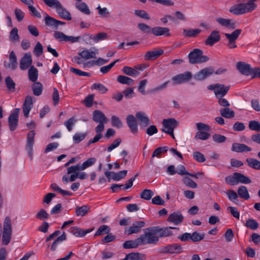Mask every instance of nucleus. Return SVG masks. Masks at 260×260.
<instances>
[{
    "mask_svg": "<svg viewBox=\"0 0 260 260\" xmlns=\"http://www.w3.org/2000/svg\"><path fill=\"white\" fill-rule=\"evenodd\" d=\"M179 230L178 227H162L153 226L146 229L145 232L147 236L148 242L149 244H156L159 241V238H165L174 236L171 230Z\"/></svg>",
    "mask_w": 260,
    "mask_h": 260,
    "instance_id": "nucleus-1",
    "label": "nucleus"
},
{
    "mask_svg": "<svg viewBox=\"0 0 260 260\" xmlns=\"http://www.w3.org/2000/svg\"><path fill=\"white\" fill-rule=\"evenodd\" d=\"M43 1L49 7L55 8L58 14L62 18L67 20L72 19L70 13L67 9L63 8L58 0H43Z\"/></svg>",
    "mask_w": 260,
    "mask_h": 260,
    "instance_id": "nucleus-2",
    "label": "nucleus"
},
{
    "mask_svg": "<svg viewBox=\"0 0 260 260\" xmlns=\"http://www.w3.org/2000/svg\"><path fill=\"white\" fill-rule=\"evenodd\" d=\"M189 62L191 64H199L205 62L209 60V58L203 55L202 50L196 48L193 49L188 55Z\"/></svg>",
    "mask_w": 260,
    "mask_h": 260,
    "instance_id": "nucleus-3",
    "label": "nucleus"
},
{
    "mask_svg": "<svg viewBox=\"0 0 260 260\" xmlns=\"http://www.w3.org/2000/svg\"><path fill=\"white\" fill-rule=\"evenodd\" d=\"M183 252V248L178 243H172L160 246L158 249V252L160 254H179Z\"/></svg>",
    "mask_w": 260,
    "mask_h": 260,
    "instance_id": "nucleus-4",
    "label": "nucleus"
},
{
    "mask_svg": "<svg viewBox=\"0 0 260 260\" xmlns=\"http://www.w3.org/2000/svg\"><path fill=\"white\" fill-rule=\"evenodd\" d=\"M145 231L139 238L134 240H128L123 244V247L124 249L136 248L139 246L148 244V238Z\"/></svg>",
    "mask_w": 260,
    "mask_h": 260,
    "instance_id": "nucleus-5",
    "label": "nucleus"
},
{
    "mask_svg": "<svg viewBox=\"0 0 260 260\" xmlns=\"http://www.w3.org/2000/svg\"><path fill=\"white\" fill-rule=\"evenodd\" d=\"M179 122L175 118L164 119L162 120V128L161 131L170 135L173 139H175L174 130L178 125Z\"/></svg>",
    "mask_w": 260,
    "mask_h": 260,
    "instance_id": "nucleus-6",
    "label": "nucleus"
},
{
    "mask_svg": "<svg viewBox=\"0 0 260 260\" xmlns=\"http://www.w3.org/2000/svg\"><path fill=\"white\" fill-rule=\"evenodd\" d=\"M12 235L11 220L9 216H7L4 220L3 233L2 236V244L7 245L10 242Z\"/></svg>",
    "mask_w": 260,
    "mask_h": 260,
    "instance_id": "nucleus-7",
    "label": "nucleus"
},
{
    "mask_svg": "<svg viewBox=\"0 0 260 260\" xmlns=\"http://www.w3.org/2000/svg\"><path fill=\"white\" fill-rule=\"evenodd\" d=\"M236 67L237 70L242 74L246 76L249 75L254 76L255 73L258 70V68H252L250 64L244 61H239L236 63Z\"/></svg>",
    "mask_w": 260,
    "mask_h": 260,
    "instance_id": "nucleus-8",
    "label": "nucleus"
},
{
    "mask_svg": "<svg viewBox=\"0 0 260 260\" xmlns=\"http://www.w3.org/2000/svg\"><path fill=\"white\" fill-rule=\"evenodd\" d=\"M247 3L235 5L230 8L229 11L234 15H239L253 11L255 6L249 7Z\"/></svg>",
    "mask_w": 260,
    "mask_h": 260,
    "instance_id": "nucleus-9",
    "label": "nucleus"
},
{
    "mask_svg": "<svg viewBox=\"0 0 260 260\" xmlns=\"http://www.w3.org/2000/svg\"><path fill=\"white\" fill-rule=\"evenodd\" d=\"M92 120L99 123V124L95 127L97 128L98 131H100L101 129H104V124L107 122V119L104 114L100 110H95L93 112Z\"/></svg>",
    "mask_w": 260,
    "mask_h": 260,
    "instance_id": "nucleus-10",
    "label": "nucleus"
},
{
    "mask_svg": "<svg viewBox=\"0 0 260 260\" xmlns=\"http://www.w3.org/2000/svg\"><path fill=\"white\" fill-rule=\"evenodd\" d=\"M214 73L212 67L204 68L194 75L193 78L196 80L202 81L208 78Z\"/></svg>",
    "mask_w": 260,
    "mask_h": 260,
    "instance_id": "nucleus-11",
    "label": "nucleus"
},
{
    "mask_svg": "<svg viewBox=\"0 0 260 260\" xmlns=\"http://www.w3.org/2000/svg\"><path fill=\"white\" fill-rule=\"evenodd\" d=\"M19 112L20 109L15 108L8 118L9 126L11 131H15L18 126Z\"/></svg>",
    "mask_w": 260,
    "mask_h": 260,
    "instance_id": "nucleus-12",
    "label": "nucleus"
},
{
    "mask_svg": "<svg viewBox=\"0 0 260 260\" xmlns=\"http://www.w3.org/2000/svg\"><path fill=\"white\" fill-rule=\"evenodd\" d=\"M35 131H30L29 132L27 135V141L26 145V149L27 151L28 154L30 159H32L33 154V145L35 142Z\"/></svg>",
    "mask_w": 260,
    "mask_h": 260,
    "instance_id": "nucleus-13",
    "label": "nucleus"
},
{
    "mask_svg": "<svg viewBox=\"0 0 260 260\" xmlns=\"http://www.w3.org/2000/svg\"><path fill=\"white\" fill-rule=\"evenodd\" d=\"M107 37L108 35L106 32H100L94 36L89 34H85L83 36L84 40L89 44H91V40H92L94 43H98L100 41L107 39Z\"/></svg>",
    "mask_w": 260,
    "mask_h": 260,
    "instance_id": "nucleus-14",
    "label": "nucleus"
},
{
    "mask_svg": "<svg viewBox=\"0 0 260 260\" xmlns=\"http://www.w3.org/2000/svg\"><path fill=\"white\" fill-rule=\"evenodd\" d=\"M145 225V222L143 221H136L133 222L132 225L127 230H125L124 233L128 235L139 233L141 230V228L144 227Z\"/></svg>",
    "mask_w": 260,
    "mask_h": 260,
    "instance_id": "nucleus-15",
    "label": "nucleus"
},
{
    "mask_svg": "<svg viewBox=\"0 0 260 260\" xmlns=\"http://www.w3.org/2000/svg\"><path fill=\"white\" fill-rule=\"evenodd\" d=\"M191 72L187 71L183 74L177 75L173 77L172 80L175 84H179L190 80L192 78Z\"/></svg>",
    "mask_w": 260,
    "mask_h": 260,
    "instance_id": "nucleus-16",
    "label": "nucleus"
},
{
    "mask_svg": "<svg viewBox=\"0 0 260 260\" xmlns=\"http://www.w3.org/2000/svg\"><path fill=\"white\" fill-rule=\"evenodd\" d=\"M184 216L180 212H173L169 215L167 221L175 225L180 224L183 221Z\"/></svg>",
    "mask_w": 260,
    "mask_h": 260,
    "instance_id": "nucleus-17",
    "label": "nucleus"
},
{
    "mask_svg": "<svg viewBox=\"0 0 260 260\" xmlns=\"http://www.w3.org/2000/svg\"><path fill=\"white\" fill-rule=\"evenodd\" d=\"M33 107L32 98L30 95H27L22 106L24 116L27 118Z\"/></svg>",
    "mask_w": 260,
    "mask_h": 260,
    "instance_id": "nucleus-18",
    "label": "nucleus"
},
{
    "mask_svg": "<svg viewBox=\"0 0 260 260\" xmlns=\"http://www.w3.org/2000/svg\"><path fill=\"white\" fill-rule=\"evenodd\" d=\"M126 123L131 132L136 134L138 133V124L135 116L133 115H128L126 117Z\"/></svg>",
    "mask_w": 260,
    "mask_h": 260,
    "instance_id": "nucleus-19",
    "label": "nucleus"
},
{
    "mask_svg": "<svg viewBox=\"0 0 260 260\" xmlns=\"http://www.w3.org/2000/svg\"><path fill=\"white\" fill-rule=\"evenodd\" d=\"M10 62H7L6 61L4 62V66L8 69H10L12 70H15L17 67V57L14 51H12L9 55Z\"/></svg>",
    "mask_w": 260,
    "mask_h": 260,
    "instance_id": "nucleus-20",
    "label": "nucleus"
},
{
    "mask_svg": "<svg viewBox=\"0 0 260 260\" xmlns=\"http://www.w3.org/2000/svg\"><path fill=\"white\" fill-rule=\"evenodd\" d=\"M32 63L31 56L30 54H25L20 60V69L24 71L27 69Z\"/></svg>",
    "mask_w": 260,
    "mask_h": 260,
    "instance_id": "nucleus-21",
    "label": "nucleus"
},
{
    "mask_svg": "<svg viewBox=\"0 0 260 260\" xmlns=\"http://www.w3.org/2000/svg\"><path fill=\"white\" fill-rule=\"evenodd\" d=\"M93 230V229H89L84 230L77 226L71 227L69 232L76 237H84L86 234L90 233Z\"/></svg>",
    "mask_w": 260,
    "mask_h": 260,
    "instance_id": "nucleus-22",
    "label": "nucleus"
},
{
    "mask_svg": "<svg viewBox=\"0 0 260 260\" xmlns=\"http://www.w3.org/2000/svg\"><path fill=\"white\" fill-rule=\"evenodd\" d=\"M220 36L219 35V31L217 30H214L211 32L210 36L206 40L205 44L206 45L212 46L215 43L218 42L220 40Z\"/></svg>",
    "mask_w": 260,
    "mask_h": 260,
    "instance_id": "nucleus-23",
    "label": "nucleus"
},
{
    "mask_svg": "<svg viewBox=\"0 0 260 260\" xmlns=\"http://www.w3.org/2000/svg\"><path fill=\"white\" fill-rule=\"evenodd\" d=\"M164 53L161 49L147 51L144 55L145 60H153L156 59Z\"/></svg>",
    "mask_w": 260,
    "mask_h": 260,
    "instance_id": "nucleus-24",
    "label": "nucleus"
},
{
    "mask_svg": "<svg viewBox=\"0 0 260 260\" xmlns=\"http://www.w3.org/2000/svg\"><path fill=\"white\" fill-rule=\"evenodd\" d=\"M216 20L222 26L229 27L231 29H234L236 27V22L233 19H227L219 17L216 18Z\"/></svg>",
    "mask_w": 260,
    "mask_h": 260,
    "instance_id": "nucleus-25",
    "label": "nucleus"
},
{
    "mask_svg": "<svg viewBox=\"0 0 260 260\" xmlns=\"http://www.w3.org/2000/svg\"><path fill=\"white\" fill-rule=\"evenodd\" d=\"M152 34L155 36H165L170 37L171 34L168 27L156 26L152 28Z\"/></svg>",
    "mask_w": 260,
    "mask_h": 260,
    "instance_id": "nucleus-26",
    "label": "nucleus"
},
{
    "mask_svg": "<svg viewBox=\"0 0 260 260\" xmlns=\"http://www.w3.org/2000/svg\"><path fill=\"white\" fill-rule=\"evenodd\" d=\"M231 150L233 151H235L238 153H242L250 151L251 149L250 147L244 144L234 143L232 144Z\"/></svg>",
    "mask_w": 260,
    "mask_h": 260,
    "instance_id": "nucleus-27",
    "label": "nucleus"
},
{
    "mask_svg": "<svg viewBox=\"0 0 260 260\" xmlns=\"http://www.w3.org/2000/svg\"><path fill=\"white\" fill-rule=\"evenodd\" d=\"M136 117L139 120L140 125L142 126L146 127L149 125L150 123L149 118L144 112H137L136 114Z\"/></svg>",
    "mask_w": 260,
    "mask_h": 260,
    "instance_id": "nucleus-28",
    "label": "nucleus"
},
{
    "mask_svg": "<svg viewBox=\"0 0 260 260\" xmlns=\"http://www.w3.org/2000/svg\"><path fill=\"white\" fill-rule=\"evenodd\" d=\"M230 89V86H225L223 84H218L216 89L214 90V93L217 98L224 96Z\"/></svg>",
    "mask_w": 260,
    "mask_h": 260,
    "instance_id": "nucleus-29",
    "label": "nucleus"
},
{
    "mask_svg": "<svg viewBox=\"0 0 260 260\" xmlns=\"http://www.w3.org/2000/svg\"><path fill=\"white\" fill-rule=\"evenodd\" d=\"M168 150V147L167 146L160 147L156 148L153 152L151 158L150 160L151 164H153V158L154 157L160 158V155L162 154L166 153Z\"/></svg>",
    "mask_w": 260,
    "mask_h": 260,
    "instance_id": "nucleus-30",
    "label": "nucleus"
},
{
    "mask_svg": "<svg viewBox=\"0 0 260 260\" xmlns=\"http://www.w3.org/2000/svg\"><path fill=\"white\" fill-rule=\"evenodd\" d=\"M28 79L30 81L35 82L38 78V69L34 66H31L28 71Z\"/></svg>",
    "mask_w": 260,
    "mask_h": 260,
    "instance_id": "nucleus-31",
    "label": "nucleus"
},
{
    "mask_svg": "<svg viewBox=\"0 0 260 260\" xmlns=\"http://www.w3.org/2000/svg\"><path fill=\"white\" fill-rule=\"evenodd\" d=\"M201 32L200 29H184L183 34L185 38H194Z\"/></svg>",
    "mask_w": 260,
    "mask_h": 260,
    "instance_id": "nucleus-32",
    "label": "nucleus"
},
{
    "mask_svg": "<svg viewBox=\"0 0 260 260\" xmlns=\"http://www.w3.org/2000/svg\"><path fill=\"white\" fill-rule=\"evenodd\" d=\"M33 94L36 96H39L42 93L43 87L40 82H35L31 86Z\"/></svg>",
    "mask_w": 260,
    "mask_h": 260,
    "instance_id": "nucleus-33",
    "label": "nucleus"
},
{
    "mask_svg": "<svg viewBox=\"0 0 260 260\" xmlns=\"http://www.w3.org/2000/svg\"><path fill=\"white\" fill-rule=\"evenodd\" d=\"M241 29H237L231 34L225 33L224 35L230 43H232L233 42H235V41L238 39V37L241 34Z\"/></svg>",
    "mask_w": 260,
    "mask_h": 260,
    "instance_id": "nucleus-34",
    "label": "nucleus"
},
{
    "mask_svg": "<svg viewBox=\"0 0 260 260\" xmlns=\"http://www.w3.org/2000/svg\"><path fill=\"white\" fill-rule=\"evenodd\" d=\"M219 111L220 115L225 118H231L235 116L234 111L228 107L220 109Z\"/></svg>",
    "mask_w": 260,
    "mask_h": 260,
    "instance_id": "nucleus-35",
    "label": "nucleus"
},
{
    "mask_svg": "<svg viewBox=\"0 0 260 260\" xmlns=\"http://www.w3.org/2000/svg\"><path fill=\"white\" fill-rule=\"evenodd\" d=\"M238 194L239 196L244 200H248L250 196L247 187L245 186H241L238 188Z\"/></svg>",
    "mask_w": 260,
    "mask_h": 260,
    "instance_id": "nucleus-36",
    "label": "nucleus"
},
{
    "mask_svg": "<svg viewBox=\"0 0 260 260\" xmlns=\"http://www.w3.org/2000/svg\"><path fill=\"white\" fill-rule=\"evenodd\" d=\"M118 82L122 84L127 85H132L134 84V81L132 78L123 75H119L117 78Z\"/></svg>",
    "mask_w": 260,
    "mask_h": 260,
    "instance_id": "nucleus-37",
    "label": "nucleus"
},
{
    "mask_svg": "<svg viewBox=\"0 0 260 260\" xmlns=\"http://www.w3.org/2000/svg\"><path fill=\"white\" fill-rule=\"evenodd\" d=\"M248 166L255 170H260V161L255 158H247L246 159Z\"/></svg>",
    "mask_w": 260,
    "mask_h": 260,
    "instance_id": "nucleus-38",
    "label": "nucleus"
},
{
    "mask_svg": "<svg viewBox=\"0 0 260 260\" xmlns=\"http://www.w3.org/2000/svg\"><path fill=\"white\" fill-rule=\"evenodd\" d=\"M122 71L124 74L132 77H136L140 74V72L136 70L134 68L127 66L124 67Z\"/></svg>",
    "mask_w": 260,
    "mask_h": 260,
    "instance_id": "nucleus-39",
    "label": "nucleus"
},
{
    "mask_svg": "<svg viewBox=\"0 0 260 260\" xmlns=\"http://www.w3.org/2000/svg\"><path fill=\"white\" fill-rule=\"evenodd\" d=\"M67 239L66 234L64 232L62 233V234L58 237L53 242L51 246V251H55L56 249V247L58 244L61 243L62 241L66 240Z\"/></svg>",
    "mask_w": 260,
    "mask_h": 260,
    "instance_id": "nucleus-40",
    "label": "nucleus"
},
{
    "mask_svg": "<svg viewBox=\"0 0 260 260\" xmlns=\"http://www.w3.org/2000/svg\"><path fill=\"white\" fill-rule=\"evenodd\" d=\"M89 210V207L87 205H83L81 207H76L75 208L77 216H83L85 215Z\"/></svg>",
    "mask_w": 260,
    "mask_h": 260,
    "instance_id": "nucleus-41",
    "label": "nucleus"
},
{
    "mask_svg": "<svg viewBox=\"0 0 260 260\" xmlns=\"http://www.w3.org/2000/svg\"><path fill=\"white\" fill-rule=\"evenodd\" d=\"M237 172L234 173L233 175L226 176L225 178V181L226 184L230 185H236L238 184L237 181Z\"/></svg>",
    "mask_w": 260,
    "mask_h": 260,
    "instance_id": "nucleus-42",
    "label": "nucleus"
},
{
    "mask_svg": "<svg viewBox=\"0 0 260 260\" xmlns=\"http://www.w3.org/2000/svg\"><path fill=\"white\" fill-rule=\"evenodd\" d=\"M5 83L8 90L10 92H13L15 91L16 84L12 79L10 76H7L5 78Z\"/></svg>",
    "mask_w": 260,
    "mask_h": 260,
    "instance_id": "nucleus-43",
    "label": "nucleus"
},
{
    "mask_svg": "<svg viewBox=\"0 0 260 260\" xmlns=\"http://www.w3.org/2000/svg\"><path fill=\"white\" fill-rule=\"evenodd\" d=\"M45 23L46 25L52 27L57 29V20L54 18L47 15L44 19Z\"/></svg>",
    "mask_w": 260,
    "mask_h": 260,
    "instance_id": "nucleus-44",
    "label": "nucleus"
},
{
    "mask_svg": "<svg viewBox=\"0 0 260 260\" xmlns=\"http://www.w3.org/2000/svg\"><path fill=\"white\" fill-rule=\"evenodd\" d=\"M205 236L204 233H200L197 231L191 234V240L193 242H198L204 239Z\"/></svg>",
    "mask_w": 260,
    "mask_h": 260,
    "instance_id": "nucleus-45",
    "label": "nucleus"
},
{
    "mask_svg": "<svg viewBox=\"0 0 260 260\" xmlns=\"http://www.w3.org/2000/svg\"><path fill=\"white\" fill-rule=\"evenodd\" d=\"M245 226L252 230H255L258 228L259 224L255 219L249 218L246 220Z\"/></svg>",
    "mask_w": 260,
    "mask_h": 260,
    "instance_id": "nucleus-46",
    "label": "nucleus"
},
{
    "mask_svg": "<svg viewBox=\"0 0 260 260\" xmlns=\"http://www.w3.org/2000/svg\"><path fill=\"white\" fill-rule=\"evenodd\" d=\"M127 173V170L121 171L117 173L113 172L112 173V179L114 181H119L124 178L126 176Z\"/></svg>",
    "mask_w": 260,
    "mask_h": 260,
    "instance_id": "nucleus-47",
    "label": "nucleus"
},
{
    "mask_svg": "<svg viewBox=\"0 0 260 260\" xmlns=\"http://www.w3.org/2000/svg\"><path fill=\"white\" fill-rule=\"evenodd\" d=\"M97 128H95V131L97 133V134L95 136V137L91 139H90L89 141L87 143V145L89 146L92 143H95L97 142H98L102 137H103V134H102V132H103L104 129H101L100 131L96 130Z\"/></svg>",
    "mask_w": 260,
    "mask_h": 260,
    "instance_id": "nucleus-48",
    "label": "nucleus"
},
{
    "mask_svg": "<svg viewBox=\"0 0 260 260\" xmlns=\"http://www.w3.org/2000/svg\"><path fill=\"white\" fill-rule=\"evenodd\" d=\"M76 7L79 10L85 14L89 15L91 13L87 5L85 3L81 2L76 4Z\"/></svg>",
    "mask_w": 260,
    "mask_h": 260,
    "instance_id": "nucleus-49",
    "label": "nucleus"
},
{
    "mask_svg": "<svg viewBox=\"0 0 260 260\" xmlns=\"http://www.w3.org/2000/svg\"><path fill=\"white\" fill-rule=\"evenodd\" d=\"M50 187L54 191H58L63 196H71L73 193L61 189L59 187L56 183H52L50 185Z\"/></svg>",
    "mask_w": 260,
    "mask_h": 260,
    "instance_id": "nucleus-50",
    "label": "nucleus"
},
{
    "mask_svg": "<svg viewBox=\"0 0 260 260\" xmlns=\"http://www.w3.org/2000/svg\"><path fill=\"white\" fill-rule=\"evenodd\" d=\"M138 28L142 31L143 32L149 34H152V28H151L149 25L144 23H140L138 24Z\"/></svg>",
    "mask_w": 260,
    "mask_h": 260,
    "instance_id": "nucleus-51",
    "label": "nucleus"
},
{
    "mask_svg": "<svg viewBox=\"0 0 260 260\" xmlns=\"http://www.w3.org/2000/svg\"><path fill=\"white\" fill-rule=\"evenodd\" d=\"M110 231V228L109 226L107 225H103L100 226L95 234H94V236H99L100 235H103L104 234H108Z\"/></svg>",
    "mask_w": 260,
    "mask_h": 260,
    "instance_id": "nucleus-52",
    "label": "nucleus"
},
{
    "mask_svg": "<svg viewBox=\"0 0 260 260\" xmlns=\"http://www.w3.org/2000/svg\"><path fill=\"white\" fill-rule=\"evenodd\" d=\"M49 217V214L44 209H41L36 215V218L40 220H44L48 219Z\"/></svg>",
    "mask_w": 260,
    "mask_h": 260,
    "instance_id": "nucleus-53",
    "label": "nucleus"
},
{
    "mask_svg": "<svg viewBox=\"0 0 260 260\" xmlns=\"http://www.w3.org/2000/svg\"><path fill=\"white\" fill-rule=\"evenodd\" d=\"M129 260H144L146 255L139 252H131L129 253Z\"/></svg>",
    "mask_w": 260,
    "mask_h": 260,
    "instance_id": "nucleus-54",
    "label": "nucleus"
},
{
    "mask_svg": "<svg viewBox=\"0 0 260 260\" xmlns=\"http://www.w3.org/2000/svg\"><path fill=\"white\" fill-rule=\"evenodd\" d=\"M210 134L207 132H197L194 138L196 140H206L209 138Z\"/></svg>",
    "mask_w": 260,
    "mask_h": 260,
    "instance_id": "nucleus-55",
    "label": "nucleus"
},
{
    "mask_svg": "<svg viewBox=\"0 0 260 260\" xmlns=\"http://www.w3.org/2000/svg\"><path fill=\"white\" fill-rule=\"evenodd\" d=\"M236 175L238 183L248 184L251 182V180L243 174L237 172Z\"/></svg>",
    "mask_w": 260,
    "mask_h": 260,
    "instance_id": "nucleus-56",
    "label": "nucleus"
},
{
    "mask_svg": "<svg viewBox=\"0 0 260 260\" xmlns=\"http://www.w3.org/2000/svg\"><path fill=\"white\" fill-rule=\"evenodd\" d=\"M249 128L253 131L260 132V122L256 120H251L248 124Z\"/></svg>",
    "mask_w": 260,
    "mask_h": 260,
    "instance_id": "nucleus-57",
    "label": "nucleus"
},
{
    "mask_svg": "<svg viewBox=\"0 0 260 260\" xmlns=\"http://www.w3.org/2000/svg\"><path fill=\"white\" fill-rule=\"evenodd\" d=\"M153 196V192L152 190L145 189L142 191L140 194V197L141 199L146 200H149L151 199Z\"/></svg>",
    "mask_w": 260,
    "mask_h": 260,
    "instance_id": "nucleus-58",
    "label": "nucleus"
},
{
    "mask_svg": "<svg viewBox=\"0 0 260 260\" xmlns=\"http://www.w3.org/2000/svg\"><path fill=\"white\" fill-rule=\"evenodd\" d=\"M96 158L94 157H91L88 158L87 160L84 161L81 165H80L81 170H84L86 168L92 166L95 164Z\"/></svg>",
    "mask_w": 260,
    "mask_h": 260,
    "instance_id": "nucleus-59",
    "label": "nucleus"
},
{
    "mask_svg": "<svg viewBox=\"0 0 260 260\" xmlns=\"http://www.w3.org/2000/svg\"><path fill=\"white\" fill-rule=\"evenodd\" d=\"M182 181L184 184L190 188H195L198 186L197 184L188 177H184Z\"/></svg>",
    "mask_w": 260,
    "mask_h": 260,
    "instance_id": "nucleus-60",
    "label": "nucleus"
},
{
    "mask_svg": "<svg viewBox=\"0 0 260 260\" xmlns=\"http://www.w3.org/2000/svg\"><path fill=\"white\" fill-rule=\"evenodd\" d=\"M112 125L116 128H120L122 126V123L119 118L116 116H111Z\"/></svg>",
    "mask_w": 260,
    "mask_h": 260,
    "instance_id": "nucleus-61",
    "label": "nucleus"
},
{
    "mask_svg": "<svg viewBox=\"0 0 260 260\" xmlns=\"http://www.w3.org/2000/svg\"><path fill=\"white\" fill-rule=\"evenodd\" d=\"M92 89L98 90L101 93H105L108 91V89L104 85L101 83H94L91 86Z\"/></svg>",
    "mask_w": 260,
    "mask_h": 260,
    "instance_id": "nucleus-62",
    "label": "nucleus"
},
{
    "mask_svg": "<svg viewBox=\"0 0 260 260\" xmlns=\"http://www.w3.org/2000/svg\"><path fill=\"white\" fill-rule=\"evenodd\" d=\"M9 38L12 42L19 41V37L18 34V29L16 27L13 28L11 30Z\"/></svg>",
    "mask_w": 260,
    "mask_h": 260,
    "instance_id": "nucleus-63",
    "label": "nucleus"
},
{
    "mask_svg": "<svg viewBox=\"0 0 260 260\" xmlns=\"http://www.w3.org/2000/svg\"><path fill=\"white\" fill-rule=\"evenodd\" d=\"M76 122V118L73 117L69 119L67 121H66L64 123V124L66 126L68 131L71 132L73 129V127L75 125Z\"/></svg>",
    "mask_w": 260,
    "mask_h": 260,
    "instance_id": "nucleus-64",
    "label": "nucleus"
}]
</instances>
